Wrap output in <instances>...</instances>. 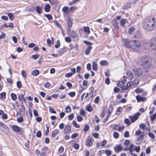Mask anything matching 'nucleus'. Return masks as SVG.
<instances>
[{
	"instance_id": "51",
	"label": "nucleus",
	"mask_w": 156,
	"mask_h": 156,
	"mask_svg": "<svg viewBox=\"0 0 156 156\" xmlns=\"http://www.w3.org/2000/svg\"><path fill=\"white\" fill-rule=\"evenodd\" d=\"M89 126L87 125H86L84 128L83 131L85 132H87L89 129Z\"/></svg>"
},
{
	"instance_id": "7",
	"label": "nucleus",
	"mask_w": 156,
	"mask_h": 156,
	"mask_svg": "<svg viewBox=\"0 0 156 156\" xmlns=\"http://www.w3.org/2000/svg\"><path fill=\"white\" fill-rule=\"evenodd\" d=\"M151 48L153 50L156 49V37H153L151 41Z\"/></svg>"
},
{
	"instance_id": "26",
	"label": "nucleus",
	"mask_w": 156,
	"mask_h": 156,
	"mask_svg": "<svg viewBox=\"0 0 156 156\" xmlns=\"http://www.w3.org/2000/svg\"><path fill=\"white\" fill-rule=\"evenodd\" d=\"M39 73V71L37 69H35L33 70L32 73L31 74L34 76H37Z\"/></svg>"
},
{
	"instance_id": "50",
	"label": "nucleus",
	"mask_w": 156,
	"mask_h": 156,
	"mask_svg": "<svg viewBox=\"0 0 156 156\" xmlns=\"http://www.w3.org/2000/svg\"><path fill=\"white\" fill-rule=\"evenodd\" d=\"M83 43L88 45H92V43L87 41H83Z\"/></svg>"
},
{
	"instance_id": "53",
	"label": "nucleus",
	"mask_w": 156,
	"mask_h": 156,
	"mask_svg": "<svg viewBox=\"0 0 156 156\" xmlns=\"http://www.w3.org/2000/svg\"><path fill=\"white\" fill-rule=\"evenodd\" d=\"M77 121L79 122L82 121L83 120L82 117L79 115H78L77 116Z\"/></svg>"
},
{
	"instance_id": "64",
	"label": "nucleus",
	"mask_w": 156,
	"mask_h": 156,
	"mask_svg": "<svg viewBox=\"0 0 156 156\" xmlns=\"http://www.w3.org/2000/svg\"><path fill=\"white\" fill-rule=\"evenodd\" d=\"M92 135L96 139L98 138L99 134L97 133H93Z\"/></svg>"
},
{
	"instance_id": "46",
	"label": "nucleus",
	"mask_w": 156,
	"mask_h": 156,
	"mask_svg": "<svg viewBox=\"0 0 156 156\" xmlns=\"http://www.w3.org/2000/svg\"><path fill=\"white\" fill-rule=\"evenodd\" d=\"M65 40L66 42L70 43L71 42L72 40L69 37H67L65 38Z\"/></svg>"
},
{
	"instance_id": "35",
	"label": "nucleus",
	"mask_w": 156,
	"mask_h": 156,
	"mask_svg": "<svg viewBox=\"0 0 156 156\" xmlns=\"http://www.w3.org/2000/svg\"><path fill=\"white\" fill-rule=\"evenodd\" d=\"M100 64L101 65H106L108 64V62L106 60H102L100 62Z\"/></svg>"
},
{
	"instance_id": "3",
	"label": "nucleus",
	"mask_w": 156,
	"mask_h": 156,
	"mask_svg": "<svg viewBox=\"0 0 156 156\" xmlns=\"http://www.w3.org/2000/svg\"><path fill=\"white\" fill-rule=\"evenodd\" d=\"M138 63L140 65L149 68L153 64L154 61L150 58L143 56L139 59Z\"/></svg>"
},
{
	"instance_id": "10",
	"label": "nucleus",
	"mask_w": 156,
	"mask_h": 156,
	"mask_svg": "<svg viewBox=\"0 0 156 156\" xmlns=\"http://www.w3.org/2000/svg\"><path fill=\"white\" fill-rule=\"evenodd\" d=\"M123 77L125 78L124 79H123V81H119L117 83V86L120 88H122V87H123L124 84L127 81L126 77H125V76H124Z\"/></svg>"
},
{
	"instance_id": "9",
	"label": "nucleus",
	"mask_w": 156,
	"mask_h": 156,
	"mask_svg": "<svg viewBox=\"0 0 156 156\" xmlns=\"http://www.w3.org/2000/svg\"><path fill=\"white\" fill-rule=\"evenodd\" d=\"M93 141V140L90 136H88L86 140V145L88 147H90L92 145Z\"/></svg>"
},
{
	"instance_id": "58",
	"label": "nucleus",
	"mask_w": 156,
	"mask_h": 156,
	"mask_svg": "<svg viewBox=\"0 0 156 156\" xmlns=\"http://www.w3.org/2000/svg\"><path fill=\"white\" fill-rule=\"evenodd\" d=\"M49 111L51 113H55V114L56 113V112L54 110V109L50 107L49 108Z\"/></svg>"
},
{
	"instance_id": "49",
	"label": "nucleus",
	"mask_w": 156,
	"mask_h": 156,
	"mask_svg": "<svg viewBox=\"0 0 156 156\" xmlns=\"http://www.w3.org/2000/svg\"><path fill=\"white\" fill-rule=\"evenodd\" d=\"M113 136L115 138L117 139L119 137V134L117 132H115L113 133Z\"/></svg>"
},
{
	"instance_id": "14",
	"label": "nucleus",
	"mask_w": 156,
	"mask_h": 156,
	"mask_svg": "<svg viewBox=\"0 0 156 156\" xmlns=\"http://www.w3.org/2000/svg\"><path fill=\"white\" fill-rule=\"evenodd\" d=\"M12 129L14 131L17 132H22V131L23 130L22 128L21 127L20 128L16 126H13Z\"/></svg>"
},
{
	"instance_id": "33",
	"label": "nucleus",
	"mask_w": 156,
	"mask_h": 156,
	"mask_svg": "<svg viewBox=\"0 0 156 156\" xmlns=\"http://www.w3.org/2000/svg\"><path fill=\"white\" fill-rule=\"evenodd\" d=\"M84 30L86 33L88 34L90 33V30L89 27H84Z\"/></svg>"
},
{
	"instance_id": "24",
	"label": "nucleus",
	"mask_w": 156,
	"mask_h": 156,
	"mask_svg": "<svg viewBox=\"0 0 156 156\" xmlns=\"http://www.w3.org/2000/svg\"><path fill=\"white\" fill-rule=\"evenodd\" d=\"M36 10L38 14H40L42 12V7L40 6H36Z\"/></svg>"
},
{
	"instance_id": "11",
	"label": "nucleus",
	"mask_w": 156,
	"mask_h": 156,
	"mask_svg": "<svg viewBox=\"0 0 156 156\" xmlns=\"http://www.w3.org/2000/svg\"><path fill=\"white\" fill-rule=\"evenodd\" d=\"M140 115V113L139 112H137L134 115L130 116L129 118L131 122H134L135 121L138 119V116Z\"/></svg>"
},
{
	"instance_id": "6",
	"label": "nucleus",
	"mask_w": 156,
	"mask_h": 156,
	"mask_svg": "<svg viewBox=\"0 0 156 156\" xmlns=\"http://www.w3.org/2000/svg\"><path fill=\"white\" fill-rule=\"evenodd\" d=\"M110 127L113 129L119 131H121L124 128L123 126L122 125L119 126V125L113 124L110 126Z\"/></svg>"
},
{
	"instance_id": "27",
	"label": "nucleus",
	"mask_w": 156,
	"mask_h": 156,
	"mask_svg": "<svg viewBox=\"0 0 156 156\" xmlns=\"http://www.w3.org/2000/svg\"><path fill=\"white\" fill-rule=\"evenodd\" d=\"M93 69L94 71H97L98 69L97 65L96 62H93L92 63Z\"/></svg>"
},
{
	"instance_id": "55",
	"label": "nucleus",
	"mask_w": 156,
	"mask_h": 156,
	"mask_svg": "<svg viewBox=\"0 0 156 156\" xmlns=\"http://www.w3.org/2000/svg\"><path fill=\"white\" fill-rule=\"evenodd\" d=\"M142 90H143L142 89L138 88L136 89L135 90V91L137 93H140L142 92Z\"/></svg>"
},
{
	"instance_id": "41",
	"label": "nucleus",
	"mask_w": 156,
	"mask_h": 156,
	"mask_svg": "<svg viewBox=\"0 0 156 156\" xmlns=\"http://www.w3.org/2000/svg\"><path fill=\"white\" fill-rule=\"evenodd\" d=\"M148 135L152 139H154L155 136L153 133L151 132H149L148 133Z\"/></svg>"
},
{
	"instance_id": "4",
	"label": "nucleus",
	"mask_w": 156,
	"mask_h": 156,
	"mask_svg": "<svg viewBox=\"0 0 156 156\" xmlns=\"http://www.w3.org/2000/svg\"><path fill=\"white\" fill-rule=\"evenodd\" d=\"M67 32L69 36L71 37H73L75 41H78V36L77 34L72 30H71V29L68 30Z\"/></svg>"
},
{
	"instance_id": "2",
	"label": "nucleus",
	"mask_w": 156,
	"mask_h": 156,
	"mask_svg": "<svg viewBox=\"0 0 156 156\" xmlns=\"http://www.w3.org/2000/svg\"><path fill=\"white\" fill-rule=\"evenodd\" d=\"M143 27L147 31H152L156 27L155 19L153 17H149L145 19L144 21Z\"/></svg>"
},
{
	"instance_id": "23",
	"label": "nucleus",
	"mask_w": 156,
	"mask_h": 156,
	"mask_svg": "<svg viewBox=\"0 0 156 156\" xmlns=\"http://www.w3.org/2000/svg\"><path fill=\"white\" fill-rule=\"evenodd\" d=\"M136 98L138 102L143 101L145 100V98L139 96H136Z\"/></svg>"
},
{
	"instance_id": "12",
	"label": "nucleus",
	"mask_w": 156,
	"mask_h": 156,
	"mask_svg": "<svg viewBox=\"0 0 156 156\" xmlns=\"http://www.w3.org/2000/svg\"><path fill=\"white\" fill-rule=\"evenodd\" d=\"M122 147L121 144L118 145H116L114 147V150L117 152H118L122 150Z\"/></svg>"
},
{
	"instance_id": "32",
	"label": "nucleus",
	"mask_w": 156,
	"mask_h": 156,
	"mask_svg": "<svg viewBox=\"0 0 156 156\" xmlns=\"http://www.w3.org/2000/svg\"><path fill=\"white\" fill-rule=\"evenodd\" d=\"M111 112H108L107 116L106 118V119L104 121V123H105L107 121L108 119V118L110 116V115H111Z\"/></svg>"
},
{
	"instance_id": "54",
	"label": "nucleus",
	"mask_w": 156,
	"mask_h": 156,
	"mask_svg": "<svg viewBox=\"0 0 156 156\" xmlns=\"http://www.w3.org/2000/svg\"><path fill=\"white\" fill-rule=\"evenodd\" d=\"M124 122L127 126H129L130 124V122H129V120L128 119H125L124 120Z\"/></svg>"
},
{
	"instance_id": "30",
	"label": "nucleus",
	"mask_w": 156,
	"mask_h": 156,
	"mask_svg": "<svg viewBox=\"0 0 156 156\" xmlns=\"http://www.w3.org/2000/svg\"><path fill=\"white\" fill-rule=\"evenodd\" d=\"M6 97V93L3 92L0 94V99H4Z\"/></svg>"
},
{
	"instance_id": "45",
	"label": "nucleus",
	"mask_w": 156,
	"mask_h": 156,
	"mask_svg": "<svg viewBox=\"0 0 156 156\" xmlns=\"http://www.w3.org/2000/svg\"><path fill=\"white\" fill-rule=\"evenodd\" d=\"M73 124L74 126L77 128H79L80 127V125L76 123L75 121H73Z\"/></svg>"
},
{
	"instance_id": "47",
	"label": "nucleus",
	"mask_w": 156,
	"mask_h": 156,
	"mask_svg": "<svg viewBox=\"0 0 156 156\" xmlns=\"http://www.w3.org/2000/svg\"><path fill=\"white\" fill-rule=\"evenodd\" d=\"M80 114L82 116H85L86 115V112L82 109H81L80 111Z\"/></svg>"
},
{
	"instance_id": "5",
	"label": "nucleus",
	"mask_w": 156,
	"mask_h": 156,
	"mask_svg": "<svg viewBox=\"0 0 156 156\" xmlns=\"http://www.w3.org/2000/svg\"><path fill=\"white\" fill-rule=\"evenodd\" d=\"M146 72V73H147V71L146 70L144 69L138 68L135 71L134 74L136 76H140L142 74H143V73L144 72Z\"/></svg>"
},
{
	"instance_id": "43",
	"label": "nucleus",
	"mask_w": 156,
	"mask_h": 156,
	"mask_svg": "<svg viewBox=\"0 0 156 156\" xmlns=\"http://www.w3.org/2000/svg\"><path fill=\"white\" fill-rule=\"evenodd\" d=\"M60 41L59 40H58L57 41L56 43L55 46V47L56 48H58L60 47Z\"/></svg>"
},
{
	"instance_id": "52",
	"label": "nucleus",
	"mask_w": 156,
	"mask_h": 156,
	"mask_svg": "<svg viewBox=\"0 0 156 156\" xmlns=\"http://www.w3.org/2000/svg\"><path fill=\"white\" fill-rule=\"evenodd\" d=\"M39 55L38 54L32 55V58L34 59H37L39 57Z\"/></svg>"
},
{
	"instance_id": "36",
	"label": "nucleus",
	"mask_w": 156,
	"mask_h": 156,
	"mask_svg": "<svg viewBox=\"0 0 156 156\" xmlns=\"http://www.w3.org/2000/svg\"><path fill=\"white\" fill-rule=\"evenodd\" d=\"M77 9V8L76 6H74L71 7L69 9V12L70 11L73 12Z\"/></svg>"
},
{
	"instance_id": "57",
	"label": "nucleus",
	"mask_w": 156,
	"mask_h": 156,
	"mask_svg": "<svg viewBox=\"0 0 156 156\" xmlns=\"http://www.w3.org/2000/svg\"><path fill=\"white\" fill-rule=\"evenodd\" d=\"M49 20H50L52 19V16L50 14H46L44 15Z\"/></svg>"
},
{
	"instance_id": "21",
	"label": "nucleus",
	"mask_w": 156,
	"mask_h": 156,
	"mask_svg": "<svg viewBox=\"0 0 156 156\" xmlns=\"http://www.w3.org/2000/svg\"><path fill=\"white\" fill-rule=\"evenodd\" d=\"M92 48V47L91 46H88L85 51V54L86 55H88L90 54Z\"/></svg>"
},
{
	"instance_id": "56",
	"label": "nucleus",
	"mask_w": 156,
	"mask_h": 156,
	"mask_svg": "<svg viewBox=\"0 0 156 156\" xmlns=\"http://www.w3.org/2000/svg\"><path fill=\"white\" fill-rule=\"evenodd\" d=\"M100 101V98L98 96H97L95 98L94 100V103L97 104Z\"/></svg>"
},
{
	"instance_id": "22",
	"label": "nucleus",
	"mask_w": 156,
	"mask_h": 156,
	"mask_svg": "<svg viewBox=\"0 0 156 156\" xmlns=\"http://www.w3.org/2000/svg\"><path fill=\"white\" fill-rule=\"evenodd\" d=\"M71 130V127L69 126H66L65 128L64 133L65 134L69 133L70 132Z\"/></svg>"
},
{
	"instance_id": "16",
	"label": "nucleus",
	"mask_w": 156,
	"mask_h": 156,
	"mask_svg": "<svg viewBox=\"0 0 156 156\" xmlns=\"http://www.w3.org/2000/svg\"><path fill=\"white\" fill-rule=\"evenodd\" d=\"M8 127L4 124L0 128V129L2 130L5 133H8Z\"/></svg>"
},
{
	"instance_id": "37",
	"label": "nucleus",
	"mask_w": 156,
	"mask_h": 156,
	"mask_svg": "<svg viewBox=\"0 0 156 156\" xmlns=\"http://www.w3.org/2000/svg\"><path fill=\"white\" fill-rule=\"evenodd\" d=\"M156 118V113L151 115L150 116L151 120V121H153Z\"/></svg>"
},
{
	"instance_id": "63",
	"label": "nucleus",
	"mask_w": 156,
	"mask_h": 156,
	"mask_svg": "<svg viewBox=\"0 0 156 156\" xmlns=\"http://www.w3.org/2000/svg\"><path fill=\"white\" fill-rule=\"evenodd\" d=\"M73 74L72 73H66L65 74V76L67 77H69L71 76Z\"/></svg>"
},
{
	"instance_id": "38",
	"label": "nucleus",
	"mask_w": 156,
	"mask_h": 156,
	"mask_svg": "<svg viewBox=\"0 0 156 156\" xmlns=\"http://www.w3.org/2000/svg\"><path fill=\"white\" fill-rule=\"evenodd\" d=\"M135 30V28L134 27H131L129 29L128 32L129 34H132L134 31Z\"/></svg>"
},
{
	"instance_id": "8",
	"label": "nucleus",
	"mask_w": 156,
	"mask_h": 156,
	"mask_svg": "<svg viewBox=\"0 0 156 156\" xmlns=\"http://www.w3.org/2000/svg\"><path fill=\"white\" fill-rule=\"evenodd\" d=\"M66 21L67 23V27H68L67 30L70 29V28L72 27L73 24V19L70 17H68L66 20Z\"/></svg>"
},
{
	"instance_id": "1",
	"label": "nucleus",
	"mask_w": 156,
	"mask_h": 156,
	"mask_svg": "<svg viewBox=\"0 0 156 156\" xmlns=\"http://www.w3.org/2000/svg\"><path fill=\"white\" fill-rule=\"evenodd\" d=\"M124 46L135 51L140 50L143 47L141 42L138 41H129L127 39L124 40Z\"/></svg>"
},
{
	"instance_id": "29",
	"label": "nucleus",
	"mask_w": 156,
	"mask_h": 156,
	"mask_svg": "<svg viewBox=\"0 0 156 156\" xmlns=\"http://www.w3.org/2000/svg\"><path fill=\"white\" fill-rule=\"evenodd\" d=\"M139 80L138 79H135L132 83L133 86H136L139 84Z\"/></svg>"
},
{
	"instance_id": "18",
	"label": "nucleus",
	"mask_w": 156,
	"mask_h": 156,
	"mask_svg": "<svg viewBox=\"0 0 156 156\" xmlns=\"http://www.w3.org/2000/svg\"><path fill=\"white\" fill-rule=\"evenodd\" d=\"M132 86V83L131 82H128L126 86H124L122 87V90H127L129 88H130Z\"/></svg>"
},
{
	"instance_id": "19",
	"label": "nucleus",
	"mask_w": 156,
	"mask_h": 156,
	"mask_svg": "<svg viewBox=\"0 0 156 156\" xmlns=\"http://www.w3.org/2000/svg\"><path fill=\"white\" fill-rule=\"evenodd\" d=\"M62 12L66 15L69 12V8L68 7L64 6L62 9Z\"/></svg>"
},
{
	"instance_id": "28",
	"label": "nucleus",
	"mask_w": 156,
	"mask_h": 156,
	"mask_svg": "<svg viewBox=\"0 0 156 156\" xmlns=\"http://www.w3.org/2000/svg\"><path fill=\"white\" fill-rule=\"evenodd\" d=\"M50 9V6L49 4H47L45 5L44 10L46 12L49 11Z\"/></svg>"
},
{
	"instance_id": "20",
	"label": "nucleus",
	"mask_w": 156,
	"mask_h": 156,
	"mask_svg": "<svg viewBox=\"0 0 156 156\" xmlns=\"http://www.w3.org/2000/svg\"><path fill=\"white\" fill-rule=\"evenodd\" d=\"M19 100L22 101H23L25 102H26L25 98L24 97L23 94L21 93L20 94H18Z\"/></svg>"
},
{
	"instance_id": "40",
	"label": "nucleus",
	"mask_w": 156,
	"mask_h": 156,
	"mask_svg": "<svg viewBox=\"0 0 156 156\" xmlns=\"http://www.w3.org/2000/svg\"><path fill=\"white\" fill-rule=\"evenodd\" d=\"M8 16L11 20H13L14 19V17L13 15L11 13H8Z\"/></svg>"
},
{
	"instance_id": "15",
	"label": "nucleus",
	"mask_w": 156,
	"mask_h": 156,
	"mask_svg": "<svg viewBox=\"0 0 156 156\" xmlns=\"http://www.w3.org/2000/svg\"><path fill=\"white\" fill-rule=\"evenodd\" d=\"M126 77L131 80L133 78V74L131 71H128L126 73Z\"/></svg>"
},
{
	"instance_id": "31",
	"label": "nucleus",
	"mask_w": 156,
	"mask_h": 156,
	"mask_svg": "<svg viewBox=\"0 0 156 156\" xmlns=\"http://www.w3.org/2000/svg\"><path fill=\"white\" fill-rule=\"evenodd\" d=\"M12 99L13 101H15L17 99V96L14 93H12L10 94Z\"/></svg>"
},
{
	"instance_id": "61",
	"label": "nucleus",
	"mask_w": 156,
	"mask_h": 156,
	"mask_svg": "<svg viewBox=\"0 0 156 156\" xmlns=\"http://www.w3.org/2000/svg\"><path fill=\"white\" fill-rule=\"evenodd\" d=\"M17 121L19 123H21L23 121V119L22 117L18 118L17 119Z\"/></svg>"
},
{
	"instance_id": "44",
	"label": "nucleus",
	"mask_w": 156,
	"mask_h": 156,
	"mask_svg": "<svg viewBox=\"0 0 156 156\" xmlns=\"http://www.w3.org/2000/svg\"><path fill=\"white\" fill-rule=\"evenodd\" d=\"M87 110L89 112H91L93 110V108L90 105H88L87 108Z\"/></svg>"
},
{
	"instance_id": "48",
	"label": "nucleus",
	"mask_w": 156,
	"mask_h": 156,
	"mask_svg": "<svg viewBox=\"0 0 156 156\" xmlns=\"http://www.w3.org/2000/svg\"><path fill=\"white\" fill-rule=\"evenodd\" d=\"M54 23L55 24V25H56V26L57 27H58L59 28H60L62 30V27L61 26V25H60V24L58 23L57 21H55L54 22Z\"/></svg>"
},
{
	"instance_id": "42",
	"label": "nucleus",
	"mask_w": 156,
	"mask_h": 156,
	"mask_svg": "<svg viewBox=\"0 0 156 156\" xmlns=\"http://www.w3.org/2000/svg\"><path fill=\"white\" fill-rule=\"evenodd\" d=\"M21 74L24 78H26L27 76V73L26 71L22 70L21 72Z\"/></svg>"
},
{
	"instance_id": "59",
	"label": "nucleus",
	"mask_w": 156,
	"mask_h": 156,
	"mask_svg": "<svg viewBox=\"0 0 156 156\" xmlns=\"http://www.w3.org/2000/svg\"><path fill=\"white\" fill-rule=\"evenodd\" d=\"M114 21H115L114 23H113V25L115 27L119 29V27L118 25L117 22L115 20Z\"/></svg>"
},
{
	"instance_id": "17",
	"label": "nucleus",
	"mask_w": 156,
	"mask_h": 156,
	"mask_svg": "<svg viewBox=\"0 0 156 156\" xmlns=\"http://www.w3.org/2000/svg\"><path fill=\"white\" fill-rule=\"evenodd\" d=\"M128 21L126 19H122L120 21V23L121 26L122 27H124L125 26V24L126 23H127Z\"/></svg>"
},
{
	"instance_id": "60",
	"label": "nucleus",
	"mask_w": 156,
	"mask_h": 156,
	"mask_svg": "<svg viewBox=\"0 0 156 156\" xmlns=\"http://www.w3.org/2000/svg\"><path fill=\"white\" fill-rule=\"evenodd\" d=\"M35 44L34 43H29L28 45V47L30 48H32L35 46Z\"/></svg>"
},
{
	"instance_id": "39",
	"label": "nucleus",
	"mask_w": 156,
	"mask_h": 156,
	"mask_svg": "<svg viewBox=\"0 0 156 156\" xmlns=\"http://www.w3.org/2000/svg\"><path fill=\"white\" fill-rule=\"evenodd\" d=\"M134 147V146L133 144H131V145L129 148V150L130 152H132L135 150Z\"/></svg>"
},
{
	"instance_id": "13",
	"label": "nucleus",
	"mask_w": 156,
	"mask_h": 156,
	"mask_svg": "<svg viewBox=\"0 0 156 156\" xmlns=\"http://www.w3.org/2000/svg\"><path fill=\"white\" fill-rule=\"evenodd\" d=\"M48 147H43L41 150L40 152L41 156H45L46 155V152L47 150Z\"/></svg>"
},
{
	"instance_id": "62",
	"label": "nucleus",
	"mask_w": 156,
	"mask_h": 156,
	"mask_svg": "<svg viewBox=\"0 0 156 156\" xmlns=\"http://www.w3.org/2000/svg\"><path fill=\"white\" fill-rule=\"evenodd\" d=\"M74 114H72L68 116V119L69 120H71L73 119L74 118Z\"/></svg>"
},
{
	"instance_id": "34",
	"label": "nucleus",
	"mask_w": 156,
	"mask_h": 156,
	"mask_svg": "<svg viewBox=\"0 0 156 156\" xmlns=\"http://www.w3.org/2000/svg\"><path fill=\"white\" fill-rule=\"evenodd\" d=\"M71 107L69 106H67L65 109V112L66 113H69L71 112Z\"/></svg>"
},
{
	"instance_id": "25",
	"label": "nucleus",
	"mask_w": 156,
	"mask_h": 156,
	"mask_svg": "<svg viewBox=\"0 0 156 156\" xmlns=\"http://www.w3.org/2000/svg\"><path fill=\"white\" fill-rule=\"evenodd\" d=\"M59 131L57 129H55L52 132L51 136L53 138H54L56 135L58 133Z\"/></svg>"
}]
</instances>
